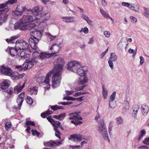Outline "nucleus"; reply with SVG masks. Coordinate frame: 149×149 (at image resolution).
Returning <instances> with one entry per match:
<instances>
[{
    "label": "nucleus",
    "mask_w": 149,
    "mask_h": 149,
    "mask_svg": "<svg viewBox=\"0 0 149 149\" xmlns=\"http://www.w3.org/2000/svg\"><path fill=\"white\" fill-rule=\"evenodd\" d=\"M48 36L49 38L50 39V41H52V40H53L54 39L56 38V36H52L50 33H48Z\"/></svg>",
    "instance_id": "864d4df0"
},
{
    "label": "nucleus",
    "mask_w": 149,
    "mask_h": 149,
    "mask_svg": "<svg viewBox=\"0 0 149 149\" xmlns=\"http://www.w3.org/2000/svg\"><path fill=\"white\" fill-rule=\"evenodd\" d=\"M0 72L1 73L6 75L9 76L11 75L12 71L9 67H6L2 66L0 68Z\"/></svg>",
    "instance_id": "f8f14e48"
},
{
    "label": "nucleus",
    "mask_w": 149,
    "mask_h": 149,
    "mask_svg": "<svg viewBox=\"0 0 149 149\" xmlns=\"http://www.w3.org/2000/svg\"><path fill=\"white\" fill-rule=\"evenodd\" d=\"M116 92H114L110 96V99L111 101H113L114 100L116 97Z\"/></svg>",
    "instance_id": "3c124183"
},
{
    "label": "nucleus",
    "mask_w": 149,
    "mask_h": 149,
    "mask_svg": "<svg viewBox=\"0 0 149 149\" xmlns=\"http://www.w3.org/2000/svg\"><path fill=\"white\" fill-rule=\"evenodd\" d=\"M100 12L102 16L105 18H109L113 22V19L111 18L107 13V12L102 9H100Z\"/></svg>",
    "instance_id": "cd10ccee"
},
{
    "label": "nucleus",
    "mask_w": 149,
    "mask_h": 149,
    "mask_svg": "<svg viewBox=\"0 0 149 149\" xmlns=\"http://www.w3.org/2000/svg\"><path fill=\"white\" fill-rule=\"evenodd\" d=\"M13 79L17 80L22 77V75L19 74L17 72H13L12 71L11 74L9 75Z\"/></svg>",
    "instance_id": "6ab92c4d"
},
{
    "label": "nucleus",
    "mask_w": 149,
    "mask_h": 149,
    "mask_svg": "<svg viewBox=\"0 0 149 149\" xmlns=\"http://www.w3.org/2000/svg\"><path fill=\"white\" fill-rule=\"evenodd\" d=\"M81 76V77L79 79L78 82V84L79 85L84 84L87 82L88 80L87 78L86 75Z\"/></svg>",
    "instance_id": "4be33fe9"
},
{
    "label": "nucleus",
    "mask_w": 149,
    "mask_h": 149,
    "mask_svg": "<svg viewBox=\"0 0 149 149\" xmlns=\"http://www.w3.org/2000/svg\"><path fill=\"white\" fill-rule=\"evenodd\" d=\"M23 101V100H22V99L18 97L17 100V102L18 104V106H14L13 108L18 110L20 109L21 108Z\"/></svg>",
    "instance_id": "c85d7f7f"
},
{
    "label": "nucleus",
    "mask_w": 149,
    "mask_h": 149,
    "mask_svg": "<svg viewBox=\"0 0 149 149\" xmlns=\"http://www.w3.org/2000/svg\"><path fill=\"white\" fill-rule=\"evenodd\" d=\"M21 19L15 23L14 27L15 29H19L22 30H27V27L25 26Z\"/></svg>",
    "instance_id": "ddd939ff"
},
{
    "label": "nucleus",
    "mask_w": 149,
    "mask_h": 149,
    "mask_svg": "<svg viewBox=\"0 0 149 149\" xmlns=\"http://www.w3.org/2000/svg\"><path fill=\"white\" fill-rule=\"evenodd\" d=\"M140 63L141 65H142L144 62V59L142 56L140 57Z\"/></svg>",
    "instance_id": "774afa93"
},
{
    "label": "nucleus",
    "mask_w": 149,
    "mask_h": 149,
    "mask_svg": "<svg viewBox=\"0 0 149 149\" xmlns=\"http://www.w3.org/2000/svg\"><path fill=\"white\" fill-rule=\"evenodd\" d=\"M56 132L55 135L56 136L58 137L59 139H61V133L58 130H57L55 128V130H54Z\"/></svg>",
    "instance_id": "de8ad7c7"
},
{
    "label": "nucleus",
    "mask_w": 149,
    "mask_h": 149,
    "mask_svg": "<svg viewBox=\"0 0 149 149\" xmlns=\"http://www.w3.org/2000/svg\"><path fill=\"white\" fill-rule=\"evenodd\" d=\"M74 91H65V93L67 95H71L72 93H74Z\"/></svg>",
    "instance_id": "338daca9"
},
{
    "label": "nucleus",
    "mask_w": 149,
    "mask_h": 149,
    "mask_svg": "<svg viewBox=\"0 0 149 149\" xmlns=\"http://www.w3.org/2000/svg\"><path fill=\"white\" fill-rule=\"evenodd\" d=\"M107 133V132H102V134L104 139L109 142V140Z\"/></svg>",
    "instance_id": "a19ab883"
},
{
    "label": "nucleus",
    "mask_w": 149,
    "mask_h": 149,
    "mask_svg": "<svg viewBox=\"0 0 149 149\" xmlns=\"http://www.w3.org/2000/svg\"><path fill=\"white\" fill-rule=\"evenodd\" d=\"M70 147L72 149H74L75 148L79 149L81 148V146L80 145L78 146H73V145H70Z\"/></svg>",
    "instance_id": "680f3d73"
},
{
    "label": "nucleus",
    "mask_w": 149,
    "mask_h": 149,
    "mask_svg": "<svg viewBox=\"0 0 149 149\" xmlns=\"http://www.w3.org/2000/svg\"><path fill=\"white\" fill-rule=\"evenodd\" d=\"M69 139L72 141L76 142H80L82 140L84 139L83 138L82 135L80 134H75L70 136Z\"/></svg>",
    "instance_id": "2eb2a0df"
},
{
    "label": "nucleus",
    "mask_w": 149,
    "mask_h": 149,
    "mask_svg": "<svg viewBox=\"0 0 149 149\" xmlns=\"http://www.w3.org/2000/svg\"><path fill=\"white\" fill-rule=\"evenodd\" d=\"M117 59V56L115 53H111L110 54V57L109 58V60L112 61L113 62L116 61Z\"/></svg>",
    "instance_id": "f704fd0d"
},
{
    "label": "nucleus",
    "mask_w": 149,
    "mask_h": 149,
    "mask_svg": "<svg viewBox=\"0 0 149 149\" xmlns=\"http://www.w3.org/2000/svg\"><path fill=\"white\" fill-rule=\"evenodd\" d=\"M143 143L145 144L149 145V137L145 139L143 141Z\"/></svg>",
    "instance_id": "5fc2aeb1"
},
{
    "label": "nucleus",
    "mask_w": 149,
    "mask_h": 149,
    "mask_svg": "<svg viewBox=\"0 0 149 149\" xmlns=\"http://www.w3.org/2000/svg\"><path fill=\"white\" fill-rule=\"evenodd\" d=\"M19 56H20L22 58L26 59L29 56V54H26L24 51H21L20 53L17 54Z\"/></svg>",
    "instance_id": "c756f323"
},
{
    "label": "nucleus",
    "mask_w": 149,
    "mask_h": 149,
    "mask_svg": "<svg viewBox=\"0 0 149 149\" xmlns=\"http://www.w3.org/2000/svg\"><path fill=\"white\" fill-rule=\"evenodd\" d=\"M79 112H76L74 113H71L69 114L70 120H71V123L75 125L76 124V121L79 120H82V118L81 117L79 114Z\"/></svg>",
    "instance_id": "1a4fd4ad"
},
{
    "label": "nucleus",
    "mask_w": 149,
    "mask_h": 149,
    "mask_svg": "<svg viewBox=\"0 0 149 149\" xmlns=\"http://www.w3.org/2000/svg\"><path fill=\"white\" fill-rule=\"evenodd\" d=\"M43 17L46 20L48 19L50 17V13L47 12L43 14Z\"/></svg>",
    "instance_id": "a18cd8bd"
},
{
    "label": "nucleus",
    "mask_w": 149,
    "mask_h": 149,
    "mask_svg": "<svg viewBox=\"0 0 149 149\" xmlns=\"http://www.w3.org/2000/svg\"><path fill=\"white\" fill-rule=\"evenodd\" d=\"M26 102L29 104L31 105L33 102V100L31 97H27L26 99Z\"/></svg>",
    "instance_id": "09e8293b"
},
{
    "label": "nucleus",
    "mask_w": 149,
    "mask_h": 149,
    "mask_svg": "<svg viewBox=\"0 0 149 149\" xmlns=\"http://www.w3.org/2000/svg\"><path fill=\"white\" fill-rule=\"evenodd\" d=\"M17 2V0H8V1L6 2L5 3H3L0 4V8H2V9L8 6V5H10L14 3H16Z\"/></svg>",
    "instance_id": "aec40b11"
},
{
    "label": "nucleus",
    "mask_w": 149,
    "mask_h": 149,
    "mask_svg": "<svg viewBox=\"0 0 149 149\" xmlns=\"http://www.w3.org/2000/svg\"><path fill=\"white\" fill-rule=\"evenodd\" d=\"M104 34L106 37L109 38L110 36V33L109 31H105L104 32Z\"/></svg>",
    "instance_id": "052dcab7"
},
{
    "label": "nucleus",
    "mask_w": 149,
    "mask_h": 149,
    "mask_svg": "<svg viewBox=\"0 0 149 149\" xmlns=\"http://www.w3.org/2000/svg\"><path fill=\"white\" fill-rule=\"evenodd\" d=\"M62 144L61 141H50L47 142H44V144L45 146H52L53 147H57L58 146L61 145Z\"/></svg>",
    "instance_id": "dca6fc26"
},
{
    "label": "nucleus",
    "mask_w": 149,
    "mask_h": 149,
    "mask_svg": "<svg viewBox=\"0 0 149 149\" xmlns=\"http://www.w3.org/2000/svg\"><path fill=\"white\" fill-rule=\"evenodd\" d=\"M122 5L123 6H126L128 8L130 6V4L128 2H122Z\"/></svg>",
    "instance_id": "69168bd1"
},
{
    "label": "nucleus",
    "mask_w": 149,
    "mask_h": 149,
    "mask_svg": "<svg viewBox=\"0 0 149 149\" xmlns=\"http://www.w3.org/2000/svg\"><path fill=\"white\" fill-rule=\"evenodd\" d=\"M54 64H56L54 67L53 71H50L47 74L44 82L47 85V88L49 87L50 85L49 84V77L51 74L54 73V74L52 77V86L55 88L60 85L61 79V74L63 70V65L65 62L63 59L59 57L56 59L54 62Z\"/></svg>",
    "instance_id": "f257e3e1"
},
{
    "label": "nucleus",
    "mask_w": 149,
    "mask_h": 149,
    "mask_svg": "<svg viewBox=\"0 0 149 149\" xmlns=\"http://www.w3.org/2000/svg\"><path fill=\"white\" fill-rule=\"evenodd\" d=\"M60 49V47L59 44L54 43L50 48V49L52 52V54H51L50 56H52V55L54 54L57 53Z\"/></svg>",
    "instance_id": "f3484780"
},
{
    "label": "nucleus",
    "mask_w": 149,
    "mask_h": 149,
    "mask_svg": "<svg viewBox=\"0 0 149 149\" xmlns=\"http://www.w3.org/2000/svg\"><path fill=\"white\" fill-rule=\"evenodd\" d=\"M141 109L143 111V115H146L149 111L148 107L144 104L142 106Z\"/></svg>",
    "instance_id": "72a5a7b5"
},
{
    "label": "nucleus",
    "mask_w": 149,
    "mask_h": 149,
    "mask_svg": "<svg viewBox=\"0 0 149 149\" xmlns=\"http://www.w3.org/2000/svg\"><path fill=\"white\" fill-rule=\"evenodd\" d=\"M63 21L65 22H74V17H65L61 18Z\"/></svg>",
    "instance_id": "bb28decb"
},
{
    "label": "nucleus",
    "mask_w": 149,
    "mask_h": 149,
    "mask_svg": "<svg viewBox=\"0 0 149 149\" xmlns=\"http://www.w3.org/2000/svg\"><path fill=\"white\" fill-rule=\"evenodd\" d=\"M108 63L109 64V66L111 68L112 70L113 69V61H112L109 60L108 61Z\"/></svg>",
    "instance_id": "bf43d9fd"
},
{
    "label": "nucleus",
    "mask_w": 149,
    "mask_h": 149,
    "mask_svg": "<svg viewBox=\"0 0 149 149\" xmlns=\"http://www.w3.org/2000/svg\"><path fill=\"white\" fill-rule=\"evenodd\" d=\"M35 27H31L29 30H30L31 35L33 37L30 38L29 39V43L32 49H36L37 46L36 44L38 42L39 39L38 37H41L42 35V31L38 30Z\"/></svg>",
    "instance_id": "f03ea898"
},
{
    "label": "nucleus",
    "mask_w": 149,
    "mask_h": 149,
    "mask_svg": "<svg viewBox=\"0 0 149 149\" xmlns=\"http://www.w3.org/2000/svg\"><path fill=\"white\" fill-rule=\"evenodd\" d=\"M31 11L30 9H28L25 7L24 6H17L15 10H14L12 12V14L16 16H21L22 15L24 12L26 13Z\"/></svg>",
    "instance_id": "0eeeda50"
},
{
    "label": "nucleus",
    "mask_w": 149,
    "mask_h": 149,
    "mask_svg": "<svg viewBox=\"0 0 149 149\" xmlns=\"http://www.w3.org/2000/svg\"><path fill=\"white\" fill-rule=\"evenodd\" d=\"M80 67L78 68L76 73H77L80 76H85L86 72L88 70L87 67L85 66H82L81 64Z\"/></svg>",
    "instance_id": "4468645a"
},
{
    "label": "nucleus",
    "mask_w": 149,
    "mask_h": 149,
    "mask_svg": "<svg viewBox=\"0 0 149 149\" xmlns=\"http://www.w3.org/2000/svg\"><path fill=\"white\" fill-rule=\"evenodd\" d=\"M11 124L10 122L6 123L5 125V128L6 130H8L11 127Z\"/></svg>",
    "instance_id": "603ef678"
},
{
    "label": "nucleus",
    "mask_w": 149,
    "mask_h": 149,
    "mask_svg": "<svg viewBox=\"0 0 149 149\" xmlns=\"http://www.w3.org/2000/svg\"><path fill=\"white\" fill-rule=\"evenodd\" d=\"M102 94L104 99H106L108 94V92L107 90L104 88L103 86H102Z\"/></svg>",
    "instance_id": "ea45409f"
},
{
    "label": "nucleus",
    "mask_w": 149,
    "mask_h": 149,
    "mask_svg": "<svg viewBox=\"0 0 149 149\" xmlns=\"http://www.w3.org/2000/svg\"><path fill=\"white\" fill-rule=\"evenodd\" d=\"M38 88L37 87L35 86L33 87H31L28 89V91L29 93L31 95L34 94L36 95L38 92Z\"/></svg>",
    "instance_id": "a878e982"
},
{
    "label": "nucleus",
    "mask_w": 149,
    "mask_h": 149,
    "mask_svg": "<svg viewBox=\"0 0 149 149\" xmlns=\"http://www.w3.org/2000/svg\"><path fill=\"white\" fill-rule=\"evenodd\" d=\"M82 31L85 33L86 34L88 33V29L86 27H85L84 28L82 29L80 32H81Z\"/></svg>",
    "instance_id": "4d7b16f0"
},
{
    "label": "nucleus",
    "mask_w": 149,
    "mask_h": 149,
    "mask_svg": "<svg viewBox=\"0 0 149 149\" xmlns=\"http://www.w3.org/2000/svg\"><path fill=\"white\" fill-rule=\"evenodd\" d=\"M18 37V36H13L9 38L6 39V41L8 43H15L16 49H18L19 52H20L21 51L28 49L29 45L27 43L22 40H17L16 41Z\"/></svg>",
    "instance_id": "7ed1b4c3"
},
{
    "label": "nucleus",
    "mask_w": 149,
    "mask_h": 149,
    "mask_svg": "<svg viewBox=\"0 0 149 149\" xmlns=\"http://www.w3.org/2000/svg\"><path fill=\"white\" fill-rule=\"evenodd\" d=\"M9 53L12 56H15L16 54L19 53L18 49H17L16 47H15V48L13 47H11L9 49Z\"/></svg>",
    "instance_id": "b1692460"
},
{
    "label": "nucleus",
    "mask_w": 149,
    "mask_h": 149,
    "mask_svg": "<svg viewBox=\"0 0 149 149\" xmlns=\"http://www.w3.org/2000/svg\"><path fill=\"white\" fill-rule=\"evenodd\" d=\"M52 117L51 116L48 117L47 119V120L51 123H53L54 120L52 119Z\"/></svg>",
    "instance_id": "e2e57ef3"
},
{
    "label": "nucleus",
    "mask_w": 149,
    "mask_h": 149,
    "mask_svg": "<svg viewBox=\"0 0 149 149\" xmlns=\"http://www.w3.org/2000/svg\"><path fill=\"white\" fill-rule=\"evenodd\" d=\"M129 9H130L134 11L139 13L140 12V8L138 6L136 5L134 6L133 5H130V6L129 7Z\"/></svg>",
    "instance_id": "2f4dec72"
},
{
    "label": "nucleus",
    "mask_w": 149,
    "mask_h": 149,
    "mask_svg": "<svg viewBox=\"0 0 149 149\" xmlns=\"http://www.w3.org/2000/svg\"><path fill=\"white\" fill-rule=\"evenodd\" d=\"M51 108L54 111H55L58 109H64V107H63L59 106L57 105L52 106Z\"/></svg>",
    "instance_id": "4c0bfd02"
},
{
    "label": "nucleus",
    "mask_w": 149,
    "mask_h": 149,
    "mask_svg": "<svg viewBox=\"0 0 149 149\" xmlns=\"http://www.w3.org/2000/svg\"><path fill=\"white\" fill-rule=\"evenodd\" d=\"M9 81L8 79H5L2 83L1 85V88L3 90L6 89L9 86Z\"/></svg>",
    "instance_id": "5701e85b"
},
{
    "label": "nucleus",
    "mask_w": 149,
    "mask_h": 149,
    "mask_svg": "<svg viewBox=\"0 0 149 149\" xmlns=\"http://www.w3.org/2000/svg\"><path fill=\"white\" fill-rule=\"evenodd\" d=\"M116 123L118 125L122 124L123 122V120L121 117L116 118Z\"/></svg>",
    "instance_id": "c03bdc74"
},
{
    "label": "nucleus",
    "mask_w": 149,
    "mask_h": 149,
    "mask_svg": "<svg viewBox=\"0 0 149 149\" xmlns=\"http://www.w3.org/2000/svg\"><path fill=\"white\" fill-rule=\"evenodd\" d=\"M36 49H33L34 51L33 52V56L34 59L39 58L42 60L47 58L50 57L51 54L48 52H41L39 50L38 51Z\"/></svg>",
    "instance_id": "39448f33"
},
{
    "label": "nucleus",
    "mask_w": 149,
    "mask_h": 149,
    "mask_svg": "<svg viewBox=\"0 0 149 149\" xmlns=\"http://www.w3.org/2000/svg\"><path fill=\"white\" fill-rule=\"evenodd\" d=\"M53 113V111L48 110L45 112L42 113L41 114V116L42 117L45 118L47 116L52 114Z\"/></svg>",
    "instance_id": "473e14b6"
},
{
    "label": "nucleus",
    "mask_w": 149,
    "mask_h": 149,
    "mask_svg": "<svg viewBox=\"0 0 149 149\" xmlns=\"http://www.w3.org/2000/svg\"><path fill=\"white\" fill-rule=\"evenodd\" d=\"M25 83L22 84V83L20 82L14 88V92L17 94L18 93L21 91L25 86Z\"/></svg>",
    "instance_id": "a211bd4d"
},
{
    "label": "nucleus",
    "mask_w": 149,
    "mask_h": 149,
    "mask_svg": "<svg viewBox=\"0 0 149 149\" xmlns=\"http://www.w3.org/2000/svg\"><path fill=\"white\" fill-rule=\"evenodd\" d=\"M66 114L63 113L58 115V120H63L64 119V118L66 116Z\"/></svg>",
    "instance_id": "37998d69"
},
{
    "label": "nucleus",
    "mask_w": 149,
    "mask_h": 149,
    "mask_svg": "<svg viewBox=\"0 0 149 149\" xmlns=\"http://www.w3.org/2000/svg\"><path fill=\"white\" fill-rule=\"evenodd\" d=\"M130 18L131 22L133 23H136L137 21V19L134 16H131Z\"/></svg>",
    "instance_id": "13d9d810"
},
{
    "label": "nucleus",
    "mask_w": 149,
    "mask_h": 149,
    "mask_svg": "<svg viewBox=\"0 0 149 149\" xmlns=\"http://www.w3.org/2000/svg\"><path fill=\"white\" fill-rule=\"evenodd\" d=\"M34 19H38V17L34 18L32 16L28 15H24L22 18L21 19L22 22L24 24L25 26L27 27V30L30 29L31 27H35L36 25L35 23H31L33 22Z\"/></svg>",
    "instance_id": "20e7f679"
},
{
    "label": "nucleus",
    "mask_w": 149,
    "mask_h": 149,
    "mask_svg": "<svg viewBox=\"0 0 149 149\" xmlns=\"http://www.w3.org/2000/svg\"><path fill=\"white\" fill-rule=\"evenodd\" d=\"M146 131L144 130H143L140 131L139 132L140 134L138 138V140L139 141L143 138V136L146 134Z\"/></svg>",
    "instance_id": "e433bc0d"
},
{
    "label": "nucleus",
    "mask_w": 149,
    "mask_h": 149,
    "mask_svg": "<svg viewBox=\"0 0 149 149\" xmlns=\"http://www.w3.org/2000/svg\"><path fill=\"white\" fill-rule=\"evenodd\" d=\"M123 105L125 111H127L129 110V104L127 101V98H125L123 103Z\"/></svg>",
    "instance_id": "7c9ffc66"
},
{
    "label": "nucleus",
    "mask_w": 149,
    "mask_h": 149,
    "mask_svg": "<svg viewBox=\"0 0 149 149\" xmlns=\"http://www.w3.org/2000/svg\"><path fill=\"white\" fill-rule=\"evenodd\" d=\"M26 124L27 126H30V125L34 126L35 124L34 122L30 120H27L26 122Z\"/></svg>",
    "instance_id": "49530a36"
},
{
    "label": "nucleus",
    "mask_w": 149,
    "mask_h": 149,
    "mask_svg": "<svg viewBox=\"0 0 149 149\" xmlns=\"http://www.w3.org/2000/svg\"><path fill=\"white\" fill-rule=\"evenodd\" d=\"M24 92H23L21 93H20L19 95L18 96V98L22 99L23 100H24Z\"/></svg>",
    "instance_id": "0e129e2a"
},
{
    "label": "nucleus",
    "mask_w": 149,
    "mask_h": 149,
    "mask_svg": "<svg viewBox=\"0 0 149 149\" xmlns=\"http://www.w3.org/2000/svg\"><path fill=\"white\" fill-rule=\"evenodd\" d=\"M8 10V8L2 9L0 8V26L6 20L8 15L6 13Z\"/></svg>",
    "instance_id": "6e6552de"
},
{
    "label": "nucleus",
    "mask_w": 149,
    "mask_h": 149,
    "mask_svg": "<svg viewBox=\"0 0 149 149\" xmlns=\"http://www.w3.org/2000/svg\"><path fill=\"white\" fill-rule=\"evenodd\" d=\"M140 108V106L138 105H135L133 107V113L132 116L134 118H137V114L138 113V111Z\"/></svg>",
    "instance_id": "412c9836"
},
{
    "label": "nucleus",
    "mask_w": 149,
    "mask_h": 149,
    "mask_svg": "<svg viewBox=\"0 0 149 149\" xmlns=\"http://www.w3.org/2000/svg\"><path fill=\"white\" fill-rule=\"evenodd\" d=\"M31 11H29V12L32 13L33 15H40L42 13V11L39 10V8L38 7H35L33 10H31Z\"/></svg>",
    "instance_id": "393cba45"
},
{
    "label": "nucleus",
    "mask_w": 149,
    "mask_h": 149,
    "mask_svg": "<svg viewBox=\"0 0 149 149\" xmlns=\"http://www.w3.org/2000/svg\"><path fill=\"white\" fill-rule=\"evenodd\" d=\"M86 93H87L86 92H77V93H75L73 95V96H74L76 97L78 96H79V95H83V94H86Z\"/></svg>",
    "instance_id": "6e6d98bb"
},
{
    "label": "nucleus",
    "mask_w": 149,
    "mask_h": 149,
    "mask_svg": "<svg viewBox=\"0 0 149 149\" xmlns=\"http://www.w3.org/2000/svg\"><path fill=\"white\" fill-rule=\"evenodd\" d=\"M100 113L97 111V114L95 116V120L97 121H98L99 120V121L101 120H102L100 119Z\"/></svg>",
    "instance_id": "79ce46f5"
},
{
    "label": "nucleus",
    "mask_w": 149,
    "mask_h": 149,
    "mask_svg": "<svg viewBox=\"0 0 149 149\" xmlns=\"http://www.w3.org/2000/svg\"><path fill=\"white\" fill-rule=\"evenodd\" d=\"M52 124L54 127V130H55V128L57 130H58V128L60 126L61 123L58 121H55L54 120Z\"/></svg>",
    "instance_id": "c9c22d12"
},
{
    "label": "nucleus",
    "mask_w": 149,
    "mask_h": 149,
    "mask_svg": "<svg viewBox=\"0 0 149 149\" xmlns=\"http://www.w3.org/2000/svg\"><path fill=\"white\" fill-rule=\"evenodd\" d=\"M37 62V59L33 58L27 61L26 62L23 64V67H24L25 68V70H26L30 68L33 65H36Z\"/></svg>",
    "instance_id": "9d476101"
},
{
    "label": "nucleus",
    "mask_w": 149,
    "mask_h": 149,
    "mask_svg": "<svg viewBox=\"0 0 149 149\" xmlns=\"http://www.w3.org/2000/svg\"><path fill=\"white\" fill-rule=\"evenodd\" d=\"M143 8L144 11L143 15L146 17L149 18V9L145 7H143Z\"/></svg>",
    "instance_id": "58836bf2"
},
{
    "label": "nucleus",
    "mask_w": 149,
    "mask_h": 149,
    "mask_svg": "<svg viewBox=\"0 0 149 149\" xmlns=\"http://www.w3.org/2000/svg\"><path fill=\"white\" fill-rule=\"evenodd\" d=\"M97 130L100 133L107 132V129L103 120H101L99 122Z\"/></svg>",
    "instance_id": "9b49d317"
},
{
    "label": "nucleus",
    "mask_w": 149,
    "mask_h": 149,
    "mask_svg": "<svg viewBox=\"0 0 149 149\" xmlns=\"http://www.w3.org/2000/svg\"><path fill=\"white\" fill-rule=\"evenodd\" d=\"M31 132L32 133V134L33 135H36L38 137L39 136V135L40 134V133L37 131L36 130H31Z\"/></svg>",
    "instance_id": "8fccbe9b"
},
{
    "label": "nucleus",
    "mask_w": 149,
    "mask_h": 149,
    "mask_svg": "<svg viewBox=\"0 0 149 149\" xmlns=\"http://www.w3.org/2000/svg\"><path fill=\"white\" fill-rule=\"evenodd\" d=\"M80 64L78 61H72L68 63L67 68L68 70L76 73L78 68L80 67Z\"/></svg>",
    "instance_id": "423d86ee"
}]
</instances>
